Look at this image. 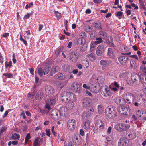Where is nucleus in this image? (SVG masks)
I'll return each mask as SVG.
<instances>
[{
    "label": "nucleus",
    "mask_w": 146,
    "mask_h": 146,
    "mask_svg": "<svg viewBox=\"0 0 146 146\" xmlns=\"http://www.w3.org/2000/svg\"><path fill=\"white\" fill-rule=\"evenodd\" d=\"M61 100L67 103L66 108L69 110L72 109L77 100L76 96L73 93L64 92L61 94Z\"/></svg>",
    "instance_id": "obj_1"
},
{
    "label": "nucleus",
    "mask_w": 146,
    "mask_h": 146,
    "mask_svg": "<svg viewBox=\"0 0 146 146\" xmlns=\"http://www.w3.org/2000/svg\"><path fill=\"white\" fill-rule=\"evenodd\" d=\"M105 128L104 122L101 120H98L96 122L93 132L94 133H98L102 131Z\"/></svg>",
    "instance_id": "obj_2"
},
{
    "label": "nucleus",
    "mask_w": 146,
    "mask_h": 146,
    "mask_svg": "<svg viewBox=\"0 0 146 146\" xmlns=\"http://www.w3.org/2000/svg\"><path fill=\"white\" fill-rule=\"evenodd\" d=\"M106 115L110 119H112L117 116V112L115 108L110 106L107 107L105 109Z\"/></svg>",
    "instance_id": "obj_3"
},
{
    "label": "nucleus",
    "mask_w": 146,
    "mask_h": 146,
    "mask_svg": "<svg viewBox=\"0 0 146 146\" xmlns=\"http://www.w3.org/2000/svg\"><path fill=\"white\" fill-rule=\"evenodd\" d=\"M130 125L124 123H119L116 125L115 129L119 132H123L127 130L130 127Z\"/></svg>",
    "instance_id": "obj_4"
},
{
    "label": "nucleus",
    "mask_w": 146,
    "mask_h": 146,
    "mask_svg": "<svg viewBox=\"0 0 146 146\" xmlns=\"http://www.w3.org/2000/svg\"><path fill=\"white\" fill-rule=\"evenodd\" d=\"M80 56V54L76 51L72 52L69 54V58L71 61L74 63H75L77 61Z\"/></svg>",
    "instance_id": "obj_5"
},
{
    "label": "nucleus",
    "mask_w": 146,
    "mask_h": 146,
    "mask_svg": "<svg viewBox=\"0 0 146 146\" xmlns=\"http://www.w3.org/2000/svg\"><path fill=\"white\" fill-rule=\"evenodd\" d=\"M133 96V94L129 93H125L123 95V97L124 98L122 99V102H123V105H125L126 104H130L131 101L130 99L131 98V97Z\"/></svg>",
    "instance_id": "obj_6"
},
{
    "label": "nucleus",
    "mask_w": 146,
    "mask_h": 146,
    "mask_svg": "<svg viewBox=\"0 0 146 146\" xmlns=\"http://www.w3.org/2000/svg\"><path fill=\"white\" fill-rule=\"evenodd\" d=\"M118 111L120 113L127 115L129 113L130 110L125 106H119L117 108Z\"/></svg>",
    "instance_id": "obj_7"
},
{
    "label": "nucleus",
    "mask_w": 146,
    "mask_h": 146,
    "mask_svg": "<svg viewBox=\"0 0 146 146\" xmlns=\"http://www.w3.org/2000/svg\"><path fill=\"white\" fill-rule=\"evenodd\" d=\"M50 113L51 117L55 120L58 119L60 117V112L57 109L52 110Z\"/></svg>",
    "instance_id": "obj_8"
},
{
    "label": "nucleus",
    "mask_w": 146,
    "mask_h": 146,
    "mask_svg": "<svg viewBox=\"0 0 146 146\" xmlns=\"http://www.w3.org/2000/svg\"><path fill=\"white\" fill-rule=\"evenodd\" d=\"M50 66L49 65L44 67V69L39 68L38 70V74L40 76L48 74L50 70Z\"/></svg>",
    "instance_id": "obj_9"
},
{
    "label": "nucleus",
    "mask_w": 146,
    "mask_h": 146,
    "mask_svg": "<svg viewBox=\"0 0 146 146\" xmlns=\"http://www.w3.org/2000/svg\"><path fill=\"white\" fill-rule=\"evenodd\" d=\"M57 101V98L56 97H53L50 98L49 100L48 103L45 106V108L47 109L48 110H50V107L52 106L55 104Z\"/></svg>",
    "instance_id": "obj_10"
},
{
    "label": "nucleus",
    "mask_w": 146,
    "mask_h": 146,
    "mask_svg": "<svg viewBox=\"0 0 146 146\" xmlns=\"http://www.w3.org/2000/svg\"><path fill=\"white\" fill-rule=\"evenodd\" d=\"M67 126L68 128L70 131L74 130L76 126V123L75 120L74 119H70L67 122Z\"/></svg>",
    "instance_id": "obj_11"
},
{
    "label": "nucleus",
    "mask_w": 146,
    "mask_h": 146,
    "mask_svg": "<svg viewBox=\"0 0 146 146\" xmlns=\"http://www.w3.org/2000/svg\"><path fill=\"white\" fill-rule=\"evenodd\" d=\"M95 78V74H93L92 76L91 79L92 81H94L95 83L98 82L100 84H102L103 83L104 81V77L103 76H100L96 79Z\"/></svg>",
    "instance_id": "obj_12"
},
{
    "label": "nucleus",
    "mask_w": 146,
    "mask_h": 146,
    "mask_svg": "<svg viewBox=\"0 0 146 146\" xmlns=\"http://www.w3.org/2000/svg\"><path fill=\"white\" fill-rule=\"evenodd\" d=\"M105 49L103 45H100L97 47L96 50V54L98 56H100L104 53Z\"/></svg>",
    "instance_id": "obj_13"
},
{
    "label": "nucleus",
    "mask_w": 146,
    "mask_h": 146,
    "mask_svg": "<svg viewBox=\"0 0 146 146\" xmlns=\"http://www.w3.org/2000/svg\"><path fill=\"white\" fill-rule=\"evenodd\" d=\"M118 146H129V141L125 138H121L118 141Z\"/></svg>",
    "instance_id": "obj_14"
},
{
    "label": "nucleus",
    "mask_w": 146,
    "mask_h": 146,
    "mask_svg": "<svg viewBox=\"0 0 146 146\" xmlns=\"http://www.w3.org/2000/svg\"><path fill=\"white\" fill-rule=\"evenodd\" d=\"M129 58L125 56H121L118 58V60L119 63L122 65H125L127 63Z\"/></svg>",
    "instance_id": "obj_15"
},
{
    "label": "nucleus",
    "mask_w": 146,
    "mask_h": 146,
    "mask_svg": "<svg viewBox=\"0 0 146 146\" xmlns=\"http://www.w3.org/2000/svg\"><path fill=\"white\" fill-rule=\"evenodd\" d=\"M105 142L109 145H112L114 143V139L113 137L110 135L106 137Z\"/></svg>",
    "instance_id": "obj_16"
},
{
    "label": "nucleus",
    "mask_w": 146,
    "mask_h": 146,
    "mask_svg": "<svg viewBox=\"0 0 146 146\" xmlns=\"http://www.w3.org/2000/svg\"><path fill=\"white\" fill-rule=\"evenodd\" d=\"M139 79V76L138 74H133L131 76V79L132 84H136Z\"/></svg>",
    "instance_id": "obj_17"
},
{
    "label": "nucleus",
    "mask_w": 146,
    "mask_h": 146,
    "mask_svg": "<svg viewBox=\"0 0 146 146\" xmlns=\"http://www.w3.org/2000/svg\"><path fill=\"white\" fill-rule=\"evenodd\" d=\"M45 90L46 95H51L54 93V89L51 86L48 85L46 86L45 88Z\"/></svg>",
    "instance_id": "obj_18"
},
{
    "label": "nucleus",
    "mask_w": 146,
    "mask_h": 146,
    "mask_svg": "<svg viewBox=\"0 0 146 146\" xmlns=\"http://www.w3.org/2000/svg\"><path fill=\"white\" fill-rule=\"evenodd\" d=\"M44 94L43 92L41 90H39L37 93L35 98L37 100H41L44 99Z\"/></svg>",
    "instance_id": "obj_19"
},
{
    "label": "nucleus",
    "mask_w": 146,
    "mask_h": 146,
    "mask_svg": "<svg viewBox=\"0 0 146 146\" xmlns=\"http://www.w3.org/2000/svg\"><path fill=\"white\" fill-rule=\"evenodd\" d=\"M128 136L129 138L131 140L135 139L136 137V134L135 131L132 129H130L129 130V132L128 134Z\"/></svg>",
    "instance_id": "obj_20"
},
{
    "label": "nucleus",
    "mask_w": 146,
    "mask_h": 146,
    "mask_svg": "<svg viewBox=\"0 0 146 146\" xmlns=\"http://www.w3.org/2000/svg\"><path fill=\"white\" fill-rule=\"evenodd\" d=\"M91 100L88 98H85L83 100V105L84 107H87L90 106Z\"/></svg>",
    "instance_id": "obj_21"
},
{
    "label": "nucleus",
    "mask_w": 146,
    "mask_h": 146,
    "mask_svg": "<svg viewBox=\"0 0 146 146\" xmlns=\"http://www.w3.org/2000/svg\"><path fill=\"white\" fill-rule=\"evenodd\" d=\"M111 63V61L109 60H102L100 61V64L102 66L107 67Z\"/></svg>",
    "instance_id": "obj_22"
},
{
    "label": "nucleus",
    "mask_w": 146,
    "mask_h": 146,
    "mask_svg": "<svg viewBox=\"0 0 146 146\" xmlns=\"http://www.w3.org/2000/svg\"><path fill=\"white\" fill-rule=\"evenodd\" d=\"M110 87L111 90L114 91H117L119 88L120 86L117 82H115L113 84L112 86L110 85Z\"/></svg>",
    "instance_id": "obj_23"
},
{
    "label": "nucleus",
    "mask_w": 146,
    "mask_h": 146,
    "mask_svg": "<svg viewBox=\"0 0 146 146\" xmlns=\"http://www.w3.org/2000/svg\"><path fill=\"white\" fill-rule=\"evenodd\" d=\"M107 55L111 58H114L115 57V55L113 50L111 48H109L108 49Z\"/></svg>",
    "instance_id": "obj_24"
},
{
    "label": "nucleus",
    "mask_w": 146,
    "mask_h": 146,
    "mask_svg": "<svg viewBox=\"0 0 146 146\" xmlns=\"http://www.w3.org/2000/svg\"><path fill=\"white\" fill-rule=\"evenodd\" d=\"M66 77V76L64 73H58L54 76V78L56 79H59L62 80L65 79Z\"/></svg>",
    "instance_id": "obj_25"
},
{
    "label": "nucleus",
    "mask_w": 146,
    "mask_h": 146,
    "mask_svg": "<svg viewBox=\"0 0 146 146\" xmlns=\"http://www.w3.org/2000/svg\"><path fill=\"white\" fill-rule=\"evenodd\" d=\"M59 70V67L57 66H54L51 68L50 72V75L52 76L56 73Z\"/></svg>",
    "instance_id": "obj_26"
},
{
    "label": "nucleus",
    "mask_w": 146,
    "mask_h": 146,
    "mask_svg": "<svg viewBox=\"0 0 146 146\" xmlns=\"http://www.w3.org/2000/svg\"><path fill=\"white\" fill-rule=\"evenodd\" d=\"M142 95H134L133 94V96L131 97L132 98L133 102H139L141 100Z\"/></svg>",
    "instance_id": "obj_27"
},
{
    "label": "nucleus",
    "mask_w": 146,
    "mask_h": 146,
    "mask_svg": "<svg viewBox=\"0 0 146 146\" xmlns=\"http://www.w3.org/2000/svg\"><path fill=\"white\" fill-rule=\"evenodd\" d=\"M90 123L89 121L87 119L83 123V126L85 129L88 130L90 128Z\"/></svg>",
    "instance_id": "obj_28"
},
{
    "label": "nucleus",
    "mask_w": 146,
    "mask_h": 146,
    "mask_svg": "<svg viewBox=\"0 0 146 146\" xmlns=\"http://www.w3.org/2000/svg\"><path fill=\"white\" fill-rule=\"evenodd\" d=\"M123 98L120 97H117L115 98L114 99V102L117 104L120 105H123L122 102Z\"/></svg>",
    "instance_id": "obj_29"
},
{
    "label": "nucleus",
    "mask_w": 146,
    "mask_h": 146,
    "mask_svg": "<svg viewBox=\"0 0 146 146\" xmlns=\"http://www.w3.org/2000/svg\"><path fill=\"white\" fill-rule=\"evenodd\" d=\"M129 62L130 66L131 68L135 69L137 68L138 66L134 60H131Z\"/></svg>",
    "instance_id": "obj_30"
},
{
    "label": "nucleus",
    "mask_w": 146,
    "mask_h": 146,
    "mask_svg": "<svg viewBox=\"0 0 146 146\" xmlns=\"http://www.w3.org/2000/svg\"><path fill=\"white\" fill-rule=\"evenodd\" d=\"M90 90L92 92L97 93L100 91V89L98 86H95L94 87H91Z\"/></svg>",
    "instance_id": "obj_31"
},
{
    "label": "nucleus",
    "mask_w": 146,
    "mask_h": 146,
    "mask_svg": "<svg viewBox=\"0 0 146 146\" xmlns=\"http://www.w3.org/2000/svg\"><path fill=\"white\" fill-rule=\"evenodd\" d=\"M74 142L76 145H80L82 143V139L80 137L77 136L74 140Z\"/></svg>",
    "instance_id": "obj_32"
},
{
    "label": "nucleus",
    "mask_w": 146,
    "mask_h": 146,
    "mask_svg": "<svg viewBox=\"0 0 146 146\" xmlns=\"http://www.w3.org/2000/svg\"><path fill=\"white\" fill-rule=\"evenodd\" d=\"M87 59L91 61H93L95 59V57L93 53L88 54L86 56Z\"/></svg>",
    "instance_id": "obj_33"
},
{
    "label": "nucleus",
    "mask_w": 146,
    "mask_h": 146,
    "mask_svg": "<svg viewBox=\"0 0 146 146\" xmlns=\"http://www.w3.org/2000/svg\"><path fill=\"white\" fill-rule=\"evenodd\" d=\"M12 140H19L20 138V135L17 133H13L11 137Z\"/></svg>",
    "instance_id": "obj_34"
},
{
    "label": "nucleus",
    "mask_w": 146,
    "mask_h": 146,
    "mask_svg": "<svg viewBox=\"0 0 146 146\" xmlns=\"http://www.w3.org/2000/svg\"><path fill=\"white\" fill-rule=\"evenodd\" d=\"M69 69L70 66L67 64L63 65L62 66V70L64 72H67L68 71Z\"/></svg>",
    "instance_id": "obj_35"
},
{
    "label": "nucleus",
    "mask_w": 146,
    "mask_h": 146,
    "mask_svg": "<svg viewBox=\"0 0 146 146\" xmlns=\"http://www.w3.org/2000/svg\"><path fill=\"white\" fill-rule=\"evenodd\" d=\"M104 107L101 105H99L98 106V113L100 114H102L104 111Z\"/></svg>",
    "instance_id": "obj_36"
},
{
    "label": "nucleus",
    "mask_w": 146,
    "mask_h": 146,
    "mask_svg": "<svg viewBox=\"0 0 146 146\" xmlns=\"http://www.w3.org/2000/svg\"><path fill=\"white\" fill-rule=\"evenodd\" d=\"M99 35L102 39L105 38L107 36L106 33L103 31H100L99 32Z\"/></svg>",
    "instance_id": "obj_37"
},
{
    "label": "nucleus",
    "mask_w": 146,
    "mask_h": 146,
    "mask_svg": "<svg viewBox=\"0 0 146 146\" xmlns=\"http://www.w3.org/2000/svg\"><path fill=\"white\" fill-rule=\"evenodd\" d=\"M78 84H79L77 82H74L72 84L71 88L73 91H74Z\"/></svg>",
    "instance_id": "obj_38"
},
{
    "label": "nucleus",
    "mask_w": 146,
    "mask_h": 146,
    "mask_svg": "<svg viewBox=\"0 0 146 146\" xmlns=\"http://www.w3.org/2000/svg\"><path fill=\"white\" fill-rule=\"evenodd\" d=\"M93 25L96 28H97L99 29H101L102 28L101 24L99 22H96L94 23Z\"/></svg>",
    "instance_id": "obj_39"
},
{
    "label": "nucleus",
    "mask_w": 146,
    "mask_h": 146,
    "mask_svg": "<svg viewBox=\"0 0 146 146\" xmlns=\"http://www.w3.org/2000/svg\"><path fill=\"white\" fill-rule=\"evenodd\" d=\"M108 43L109 46L110 47H114V45L113 42V40L111 37L108 38Z\"/></svg>",
    "instance_id": "obj_40"
},
{
    "label": "nucleus",
    "mask_w": 146,
    "mask_h": 146,
    "mask_svg": "<svg viewBox=\"0 0 146 146\" xmlns=\"http://www.w3.org/2000/svg\"><path fill=\"white\" fill-rule=\"evenodd\" d=\"M84 28L86 31H91L93 29L92 26L88 25L85 26Z\"/></svg>",
    "instance_id": "obj_41"
},
{
    "label": "nucleus",
    "mask_w": 146,
    "mask_h": 146,
    "mask_svg": "<svg viewBox=\"0 0 146 146\" xmlns=\"http://www.w3.org/2000/svg\"><path fill=\"white\" fill-rule=\"evenodd\" d=\"M74 92L76 93H80L82 92V88L79 85V84L78 86L74 90Z\"/></svg>",
    "instance_id": "obj_42"
},
{
    "label": "nucleus",
    "mask_w": 146,
    "mask_h": 146,
    "mask_svg": "<svg viewBox=\"0 0 146 146\" xmlns=\"http://www.w3.org/2000/svg\"><path fill=\"white\" fill-rule=\"evenodd\" d=\"M104 96L105 97H107L110 94V91L108 87H106L105 88V91L104 93Z\"/></svg>",
    "instance_id": "obj_43"
},
{
    "label": "nucleus",
    "mask_w": 146,
    "mask_h": 146,
    "mask_svg": "<svg viewBox=\"0 0 146 146\" xmlns=\"http://www.w3.org/2000/svg\"><path fill=\"white\" fill-rule=\"evenodd\" d=\"M39 138L37 137L36 138L33 142V146H40V145L39 143Z\"/></svg>",
    "instance_id": "obj_44"
},
{
    "label": "nucleus",
    "mask_w": 146,
    "mask_h": 146,
    "mask_svg": "<svg viewBox=\"0 0 146 146\" xmlns=\"http://www.w3.org/2000/svg\"><path fill=\"white\" fill-rule=\"evenodd\" d=\"M89 116V115L86 112H84L82 115V119L83 120H84L85 121V120H87V118H88V117Z\"/></svg>",
    "instance_id": "obj_45"
},
{
    "label": "nucleus",
    "mask_w": 146,
    "mask_h": 146,
    "mask_svg": "<svg viewBox=\"0 0 146 146\" xmlns=\"http://www.w3.org/2000/svg\"><path fill=\"white\" fill-rule=\"evenodd\" d=\"M56 85L58 87L62 88L65 86V84H64V83L61 82H56Z\"/></svg>",
    "instance_id": "obj_46"
},
{
    "label": "nucleus",
    "mask_w": 146,
    "mask_h": 146,
    "mask_svg": "<svg viewBox=\"0 0 146 146\" xmlns=\"http://www.w3.org/2000/svg\"><path fill=\"white\" fill-rule=\"evenodd\" d=\"M79 36L81 37L85 38L87 37V35L85 32H83L80 33L79 35Z\"/></svg>",
    "instance_id": "obj_47"
},
{
    "label": "nucleus",
    "mask_w": 146,
    "mask_h": 146,
    "mask_svg": "<svg viewBox=\"0 0 146 146\" xmlns=\"http://www.w3.org/2000/svg\"><path fill=\"white\" fill-rule=\"evenodd\" d=\"M94 109L92 108H91L88 111V113L89 116L92 115L93 113Z\"/></svg>",
    "instance_id": "obj_48"
},
{
    "label": "nucleus",
    "mask_w": 146,
    "mask_h": 146,
    "mask_svg": "<svg viewBox=\"0 0 146 146\" xmlns=\"http://www.w3.org/2000/svg\"><path fill=\"white\" fill-rule=\"evenodd\" d=\"M3 75L5 76L7 78H12L13 77V74L11 73H4Z\"/></svg>",
    "instance_id": "obj_49"
},
{
    "label": "nucleus",
    "mask_w": 146,
    "mask_h": 146,
    "mask_svg": "<svg viewBox=\"0 0 146 146\" xmlns=\"http://www.w3.org/2000/svg\"><path fill=\"white\" fill-rule=\"evenodd\" d=\"M55 14L58 19H59L61 17V14L60 13L58 12L57 11H55Z\"/></svg>",
    "instance_id": "obj_50"
},
{
    "label": "nucleus",
    "mask_w": 146,
    "mask_h": 146,
    "mask_svg": "<svg viewBox=\"0 0 146 146\" xmlns=\"http://www.w3.org/2000/svg\"><path fill=\"white\" fill-rule=\"evenodd\" d=\"M12 65V63L11 61H10L9 62H5V66L6 67H10Z\"/></svg>",
    "instance_id": "obj_51"
},
{
    "label": "nucleus",
    "mask_w": 146,
    "mask_h": 146,
    "mask_svg": "<svg viewBox=\"0 0 146 146\" xmlns=\"http://www.w3.org/2000/svg\"><path fill=\"white\" fill-rule=\"evenodd\" d=\"M95 43H94V42H91L90 44V51H92L93 49V48H94Z\"/></svg>",
    "instance_id": "obj_52"
},
{
    "label": "nucleus",
    "mask_w": 146,
    "mask_h": 146,
    "mask_svg": "<svg viewBox=\"0 0 146 146\" xmlns=\"http://www.w3.org/2000/svg\"><path fill=\"white\" fill-rule=\"evenodd\" d=\"M84 64H85V66H86V68L87 69L90 66L89 62L87 61V60H85L84 61Z\"/></svg>",
    "instance_id": "obj_53"
},
{
    "label": "nucleus",
    "mask_w": 146,
    "mask_h": 146,
    "mask_svg": "<svg viewBox=\"0 0 146 146\" xmlns=\"http://www.w3.org/2000/svg\"><path fill=\"white\" fill-rule=\"evenodd\" d=\"M127 75V74L126 73H122L120 74L119 76L121 78H123L126 76Z\"/></svg>",
    "instance_id": "obj_54"
},
{
    "label": "nucleus",
    "mask_w": 146,
    "mask_h": 146,
    "mask_svg": "<svg viewBox=\"0 0 146 146\" xmlns=\"http://www.w3.org/2000/svg\"><path fill=\"white\" fill-rule=\"evenodd\" d=\"M10 111H11V110H8L6 111L5 112V113H4V115L3 116V118H4L5 117H6L8 115L9 112Z\"/></svg>",
    "instance_id": "obj_55"
},
{
    "label": "nucleus",
    "mask_w": 146,
    "mask_h": 146,
    "mask_svg": "<svg viewBox=\"0 0 146 146\" xmlns=\"http://www.w3.org/2000/svg\"><path fill=\"white\" fill-rule=\"evenodd\" d=\"M32 15L31 13H27V14L25 15L24 16V19H27Z\"/></svg>",
    "instance_id": "obj_56"
},
{
    "label": "nucleus",
    "mask_w": 146,
    "mask_h": 146,
    "mask_svg": "<svg viewBox=\"0 0 146 146\" xmlns=\"http://www.w3.org/2000/svg\"><path fill=\"white\" fill-rule=\"evenodd\" d=\"M115 15L117 17H120L122 16L123 13L121 11H119L116 13Z\"/></svg>",
    "instance_id": "obj_57"
},
{
    "label": "nucleus",
    "mask_w": 146,
    "mask_h": 146,
    "mask_svg": "<svg viewBox=\"0 0 146 146\" xmlns=\"http://www.w3.org/2000/svg\"><path fill=\"white\" fill-rule=\"evenodd\" d=\"M112 129V128L111 127H109L108 129L107 130V133L108 134H110L111 133V130Z\"/></svg>",
    "instance_id": "obj_58"
},
{
    "label": "nucleus",
    "mask_w": 146,
    "mask_h": 146,
    "mask_svg": "<svg viewBox=\"0 0 146 146\" xmlns=\"http://www.w3.org/2000/svg\"><path fill=\"white\" fill-rule=\"evenodd\" d=\"M6 129L4 127H2L1 129V130L0 131V135H1L3 133L6 131Z\"/></svg>",
    "instance_id": "obj_59"
},
{
    "label": "nucleus",
    "mask_w": 146,
    "mask_h": 146,
    "mask_svg": "<svg viewBox=\"0 0 146 146\" xmlns=\"http://www.w3.org/2000/svg\"><path fill=\"white\" fill-rule=\"evenodd\" d=\"M82 87L86 89H89L90 90L91 87L90 86H88L86 84H83L82 86Z\"/></svg>",
    "instance_id": "obj_60"
},
{
    "label": "nucleus",
    "mask_w": 146,
    "mask_h": 146,
    "mask_svg": "<svg viewBox=\"0 0 146 146\" xmlns=\"http://www.w3.org/2000/svg\"><path fill=\"white\" fill-rule=\"evenodd\" d=\"M31 137L30 133H28L26 135L25 138V139L26 140H28L31 138Z\"/></svg>",
    "instance_id": "obj_61"
},
{
    "label": "nucleus",
    "mask_w": 146,
    "mask_h": 146,
    "mask_svg": "<svg viewBox=\"0 0 146 146\" xmlns=\"http://www.w3.org/2000/svg\"><path fill=\"white\" fill-rule=\"evenodd\" d=\"M33 5V4L32 3H30L29 5L27 4L25 6V8L26 9H28V8H29L31 7Z\"/></svg>",
    "instance_id": "obj_62"
},
{
    "label": "nucleus",
    "mask_w": 146,
    "mask_h": 146,
    "mask_svg": "<svg viewBox=\"0 0 146 146\" xmlns=\"http://www.w3.org/2000/svg\"><path fill=\"white\" fill-rule=\"evenodd\" d=\"M45 131L46 133V135L48 137H50V130L46 129Z\"/></svg>",
    "instance_id": "obj_63"
},
{
    "label": "nucleus",
    "mask_w": 146,
    "mask_h": 146,
    "mask_svg": "<svg viewBox=\"0 0 146 146\" xmlns=\"http://www.w3.org/2000/svg\"><path fill=\"white\" fill-rule=\"evenodd\" d=\"M142 113L144 116V117L143 118V119L145 120H146V111H143Z\"/></svg>",
    "instance_id": "obj_64"
}]
</instances>
